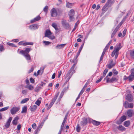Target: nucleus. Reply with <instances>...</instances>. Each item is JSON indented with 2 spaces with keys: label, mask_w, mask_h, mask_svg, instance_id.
Instances as JSON below:
<instances>
[{
  "label": "nucleus",
  "mask_w": 134,
  "mask_h": 134,
  "mask_svg": "<svg viewBox=\"0 0 134 134\" xmlns=\"http://www.w3.org/2000/svg\"><path fill=\"white\" fill-rule=\"evenodd\" d=\"M76 64H74L67 74L65 78L66 82L69 81L73 74L75 72V70H74V69L75 67Z\"/></svg>",
  "instance_id": "f257e3e1"
},
{
  "label": "nucleus",
  "mask_w": 134,
  "mask_h": 134,
  "mask_svg": "<svg viewBox=\"0 0 134 134\" xmlns=\"http://www.w3.org/2000/svg\"><path fill=\"white\" fill-rule=\"evenodd\" d=\"M52 33L51 31L47 29L46 31L44 37H48L51 40H54L55 38V37L54 35H52Z\"/></svg>",
  "instance_id": "f03ea898"
},
{
  "label": "nucleus",
  "mask_w": 134,
  "mask_h": 134,
  "mask_svg": "<svg viewBox=\"0 0 134 134\" xmlns=\"http://www.w3.org/2000/svg\"><path fill=\"white\" fill-rule=\"evenodd\" d=\"M68 15L70 21H73L75 19L74 18L75 12L74 10L73 9L70 10Z\"/></svg>",
  "instance_id": "7ed1b4c3"
},
{
  "label": "nucleus",
  "mask_w": 134,
  "mask_h": 134,
  "mask_svg": "<svg viewBox=\"0 0 134 134\" xmlns=\"http://www.w3.org/2000/svg\"><path fill=\"white\" fill-rule=\"evenodd\" d=\"M92 119L88 118V119L85 118H83V120L81 122V125L83 126H84L87 124L88 122L89 123L91 122Z\"/></svg>",
  "instance_id": "20e7f679"
},
{
  "label": "nucleus",
  "mask_w": 134,
  "mask_h": 134,
  "mask_svg": "<svg viewBox=\"0 0 134 134\" xmlns=\"http://www.w3.org/2000/svg\"><path fill=\"white\" fill-rule=\"evenodd\" d=\"M134 79V76L130 74L129 76L127 77L125 75L123 78V80H128L129 82L132 81Z\"/></svg>",
  "instance_id": "39448f33"
},
{
  "label": "nucleus",
  "mask_w": 134,
  "mask_h": 134,
  "mask_svg": "<svg viewBox=\"0 0 134 134\" xmlns=\"http://www.w3.org/2000/svg\"><path fill=\"white\" fill-rule=\"evenodd\" d=\"M20 109L19 107H13L10 110V113L12 115L15 114Z\"/></svg>",
  "instance_id": "423d86ee"
},
{
  "label": "nucleus",
  "mask_w": 134,
  "mask_h": 134,
  "mask_svg": "<svg viewBox=\"0 0 134 134\" xmlns=\"http://www.w3.org/2000/svg\"><path fill=\"white\" fill-rule=\"evenodd\" d=\"M32 50L31 48H25L24 51L21 50L20 51L19 53L21 54H28L30 51Z\"/></svg>",
  "instance_id": "0eeeda50"
},
{
  "label": "nucleus",
  "mask_w": 134,
  "mask_h": 134,
  "mask_svg": "<svg viewBox=\"0 0 134 134\" xmlns=\"http://www.w3.org/2000/svg\"><path fill=\"white\" fill-rule=\"evenodd\" d=\"M133 105L132 103H129L127 101H125L124 102V107L126 108H132L133 107Z\"/></svg>",
  "instance_id": "6e6552de"
},
{
  "label": "nucleus",
  "mask_w": 134,
  "mask_h": 134,
  "mask_svg": "<svg viewBox=\"0 0 134 134\" xmlns=\"http://www.w3.org/2000/svg\"><path fill=\"white\" fill-rule=\"evenodd\" d=\"M51 16L52 17H55L57 15V9L55 8H53L51 10Z\"/></svg>",
  "instance_id": "1a4fd4ad"
},
{
  "label": "nucleus",
  "mask_w": 134,
  "mask_h": 134,
  "mask_svg": "<svg viewBox=\"0 0 134 134\" xmlns=\"http://www.w3.org/2000/svg\"><path fill=\"white\" fill-rule=\"evenodd\" d=\"M41 19V17H40V15H38L34 18L31 19L30 21V23H34L40 20Z\"/></svg>",
  "instance_id": "9d476101"
},
{
  "label": "nucleus",
  "mask_w": 134,
  "mask_h": 134,
  "mask_svg": "<svg viewBox=\"0 0 134 134\" xmlns=\"http://www.w3.org/2000/svg\"><path fill=\"white\" fill-rule=\"evenodd\" d=\"M25 58L26 60L28 62H30L31 60V59L30 55L29 54H22Z\"/></svg>",
  "instance_id": "9b49d317"
},
{
  "label": "nucleus",
  "mask_w": 134,
  "mask_h": 134,
  "mask_svg": "<svg viewBox=\"0 0 134 134\" xmlns=\"http://www.w3.org/2000/svg\"><path fill=\"white\" fill-rule=\"evenodd\" d=\"M12 118L11 117H10L8 120H7L5 124V126L6 128H8L10 125V123L12 120Z\"/></svg>",
  "instance_id": "f8f14e48"
},
{
  "label": "nucleus",
  "mask_w": 134,
  "mask_h": 134,
  "mask_svg": "<svg viewBox=\"0 0 134 134\" xmlns=\"http://www.w3.org/2000/svg\"><path fill=\"white\" fill-rule=\"evenodd\" d=\"M127 114L129 117H131L134 114L133 111L132 109H129L127 111Z\"/></svg>",
  "instance_id": "ddd939ff"
},
{
  "label": "nucleus",
  "mask_w": 134,
  "mask_h": 134,
  "mask_svg": "<svg viewBox=\"0 0 134 134\" xmlns=\"http://www.w3.org/2000/svg\"><path fill=\"white\" fill-rule=\"evenodd\" d=\"M126 99L130 102L132 101L133 99V97L132 95L130 94H128L126 96Z\"/></svg>",
  "instance_id": "4468645a"
},
{
  "label": "nucleus",
  "mask_w": 134,
  "mask_h": 134,
  "mask_svg": "<svg viewBox=\"0 0 134 134\" xmlns=\"http://www.w3.org/2000/svg\"><path fill=\"white\" fill-rule=\"evenodd\" d=\"M121 44L120 43L118 44H117L114 48V50L118 52L119 50L121 48Z\"/></svg>",
  "instance_id": "2eb2a0df"
},
{
  "label": "nucleus",
  "mask_w": 134,
  "mask_h": 134,
  "mask_svg": "<svg viewBox=\"0 0 134 134\" xmlns=\"http://www.w3.org/2000/svg\"><path fill=\"white\" fill-rule=\"evenodd\" d=\"M19 118L18 116H16L14 118L12 122V124L14 125H16L18 123V120Z\"/></svg>",
  "instance_id": "dca6fc26"
},
{
  "label": "nucleus",
  "mask_w": 134,
  "mask_h": 134,
  "mask_svg": "<svg viewBox=\"0 0 134 134\" xmlns=\"http://www.w3.org/2000/svg\"><path fill=\"white\" fill-rule=\"evenodd\" d=\"M43 122H42L40 123L39 124L37 129L35 130V131L36 132H37L40 131L41 129L42 128V126L43 125Z\"/></svg>",
  "instance_id": "f3484780"
},
{
  "label": "nucleus",
  "mask_w": 134,
  "mask_h": 134,
  "mask_svg": "<svg viewBox=\"0 0 134 134\" xmlns=\"http://www.w3.org/2000/svg\"><path fill=\"white\" fill-rule=\"evenodd\" d=\"M91 122L93 125L96 126L99 125L100 124V122L96 121L95 120H93L92 119L91 120Z\"/></svg>",
  "instance_id": "a211bd4d"
},
{
  "label": "nucleus",
  "mask_w": 134,
  "mask_h": 134,
  "mask_svg": "<svg viewBox=\"0 0 134 134\" xmlns=\"http://www.w3.org/2000/svg\"><path fill=\"white\" fill-rule=\"evenodd\" d=\"M84 44V42L81 45V47L79 49V50L77 53V54L76 55V58L77 57H78V56L80 55V52H81V51L82 49V48Z\"/></svg>",
  "instance_id": "6ab92c4d"
},
{
  "label": "nucleus",
  "mask_w": 134,
  "mask_h": 134,
  "mask_svg": "<svg viewBox=\"0 0 134 134\" xmlns=\"http://www.w3.org/2000/svg\"><path fill=\"white\" fill-rule=\"evenodd\" d=\"M117 128L119 130L121 131H125V128L122 125H119L117 126Z\"/></svg>",
  "instance_id": "aec40b11"
},
{
  "label": "nucleus",
  "mask_w": 134,
  "mask_h": 134,
  "mask_svg": "<svg viewBox=\"0 0 134 134\" xmlns=\"http://www.w3.org/2000/svg\"><path fill=\"white\" fill-rule=\"evenodd\" d=\"M38 26H29V28L31 30H34L38 29Z\"/></svg>",
  "instance_id": "412c9836"
},
{
  "label": "nucleus",
  "mask_w": 134,
  "mask_h": 134,
  "mask_svg": "<svg viewBox=\"0 0 134 134\" xmlns=\"http://www.w3.org/2000/svg\"><path fill=\"white\" fill-rule=\"evenodd\" d=\"M65 44H65L57 45L56 46V48L57 49H60L61 48H63Z\"/></svg>",
  "instance_id": "4be33fe9"
},
{
  "label": "nucleus",
  "mask_w": 134,
  "mask_h": 134,
  "mask_svg": "<svg viewBox=\"0 0 134 134\" xmlns=\"http://www.w3.org/2000/svg\"><path fill=\"white\" fill-rule=\"evenodd\" d=\"M37 108V106L36 105H34L32 107H30V110L31 111H35L36 110Z\"/></svg>",
  "instance_id": "5701e85b"
},
{
  "label": "nucleus",
  "mask_w": 134,
  "mask_h": 134,
  "mask_svg": "<svg viewBox=\"0 0 134 134\" xmlns=\"http://www.w3.org/2000/svg\"><path fill=\"white\" fill-rule=\"evenodd\" d=\"M27 107L26 106H24L22 108V110L21 111V113H26L27 111Z\"/></svg>",
  "instance_id": "b1692460"
},
{
  "label": "nucleus",
  "mask_w": 134,
  "mask_h": 134,
  "mask_svg": "<svg viewBox=\"0 0 134 134\" xmlns=\"http://www.w3.org/2000/svg\"><path fill=\"white\" fill-rule=\"evenodd\" d=\"M130 122L129 121H125L124 122V125L126 127H128L130 126Z\"/></svg>",
  "instance_id": "393cba45"
},
{
  "label": "nucleus",
  "mask_w": 134,
  "mask_h": 134,
  "mask_svg": "<svg viewBox=\"0 0 134 134\" xmlns=\"http://www.w3.org/2000/svg\"><path fill=\"white\" fill-rule=\"evenodd\" d=\"M25 87L27 88H28L29 90H33L34 89V86L31 85L28 86H26Z\"/></svg>",
  "instance_id": "a878e982"
},
{
  "label": "nucleus",
  "mask_w": 134,
  "mask_h": 134,
  "mask_svg": "<svg viewBox=\"0 0 134 134\" xmlns=\"http://www.w3.org/2000/svg\"><path fill=\"white\" fill-rule=\"evenodd\" d=\"M126 119V117L125 115L122 116L120 118V119L121 122H123Z\"/></svg>",
  "instance_id": "bb28decb"
},
{
  "label": "nucleus",
  "mask_w": 134,
  "mask_h": 134,
  "mask_svg": "<svg viewBox=\"0 0 134 134\" xmlns=\"http://www.w3.org/2000/svg\"><path fill=\"white\" fill-rule=\"evenodd\" d=\"M118 77H113L111 79L112 83L113 82H115L117 81L118 79Z\"/></svg>",
  "instance_id": "cd10ccee"
},
{
  "label": "nucleus",
  "mask_w": 134,
  "mask_h": 134,
  "mask_svg": "<svg viewBox=\"0 0 134 134\" xmlns=\"http://www.w3.org/2000/svg\"><path fill=\"white\" fill-rule=\"evenodd\" d=\"M63 25H69V24L65 20H63L62 21Z\"/></svg>",
  "instance_id": "c85d7f7f"
},
{
  "label": "nucleus",
  "mask_w": 134,
  "mask_h": 134,
  "mask_svg": "<svg viewBox=\"0 0 134 134\" xmlns=\"http://www.w3.org/2000/svg\"><path fill=\"white\" fill-rule=\"evenodd\" d=\"M41 87L40 86H37L35 89V91L36 92H38L40 90L41 88Z\"/></svg>",
  "instance_id": "c756f323"
},
{
  "label": "nucleus",
  "mask_w": 134,
  "mask_h": 134,
  "mask_svg": "<svg viewBox=\"0 0 134 134\" xmlns=\"http://www.w3.org/2000/svg\"><path fill=\"white\" fill-rule=\"evenodd\" d=\"M29 100V98H26L23 99L21 102V103L23 104L26 103Z\"/></svg>",
  "instance_id": "7c9ffc66"
},
{
  "label": "nucleus",
  "mask_w": 134,
  "mask_h": 134,
  "mask_svg": "<svg viewBox=\"0 0 134 134\" xmlns=\"http://www.w3.org/2000/svg\"><path fill=\"white\" fill-rule=\"evenodd\" d=\"M115 64V63H114L113 64H109L108 65V68L109 69H111L112 67H113L114 66Z\"/></svg>",
  "instance_id": "2f4dec72"
},
{
  "label": "nucleus",
  "mask_w": 134,
  "mask_h": 134,
  "mask_svg": "<svg viewBox=\"0 0 134 134\" xmlns=\"http://www.w3.org/2000/svg\"><path fill=\"white\" fill-rule=\"evenodd\" d=\"M9 108V106L0 109V111L1 112L5 111L7 110Z\"/></svg>",
  "instance_id": "473e14b6"
},
{
  "label": "nucleus",
  "mask_w": 134,
  "mask_h": 134,
  "mask_svg": "<svg viewBox=\"0 0 134 134\" xmlns=\"http://www.w3.org/2000/svg\"><path fill=\"white\" fill-rule=\"evenodd\" d=\"M57 15H60L62 13V11L60 9H57Z\"/></svg>",
  "instance_id": "72a5a7b5"
},
{
  "label": "nucleus",
  "mask_w": 134,
  "mask_h": 134,
  "mask_svg": "<svg viewBox=\"0 0 134 134\" xmlns=\"http://www.w3.org/2000/svg\"><path fill=\"white\" fill-rule=\"evenodd\" d=\"M73 5V4L68 2L66 3V6L68 8H71Z\"/></svg>",
  "instance_id": "f704fd0d"
},
{
  "label": "nucleus",
  "mask_w": 134,
  "mask_h": 134,
  "mask_svg": "<svg viewBox=\"0 0 134 134\" xmlns=\"http://www.w3.org/2000/svg\"><path fill=\"white\" fill-rule=\"evenodd\" d=\"M33 43L32 42H31L30 43L29 42H25V43H24L23 44V45L24 46H26L27 45H33Z\"/></svg>",
  "instance_id": "c9c22d12"
},
{
  "label": "nucleus",
  "mask_w": 134,
  "mask_h": 134,
  "mask_svg": "<svg viewBox=\"0 0 134 134\" xmlns=\"http://www.w3.org/2000/svg\"><path fill=\"white\" fill-rule=\"evenodd\" d=\"M5 48L3 46L2 44H0V51L1 52L4 51L5 50Z\"/></svg>",
  "instance_id": "e433bc0d"
},
{
  "label": "nucleus",
  "mask_w": 134,
  "mask_h": 134,
  "mask_svg": "<svg viewBox=\"0 0 134 134\" xmlns=\"http://www.w3.org/2000/svg\"><path fill=\"white\" fill-rule=\"evenodd\" d=\"M48 6L47 5H46L44 8L43 10L44 12H45L46 13H47L48 12Z\"/></svg>",
  "instance_id": "4c0bfd02"
},
{
  "label": "nucleus",
  "mask_w": 134,
  "mask_h": 134,
  "mask_svg": "<svg viewBox=\"0 0 134 134\" xmlns=\"http://www.w3.org/2000/svg\"><path fill=\"white\" fill-rule=\"evenodd\" d=\"M108 71V70L107 69H105L104 71L102 76L104 77L106 75V73H107Z\"/></svg>",
  "instance_id": "58836bf2"
},
{
  "label": "nucleus",
  "mask_w": 134,
  "mask_h": 134,
  "mask_svg": "<svg viewBox=\"0 0 134 134\" xmlns=\"http://www.w3.org/2000/svg\"><path fill=\"white\" fill-rule=\"evenodd\" d=\"M76 129L77 132H80L81 129V128L78 124L77 125Z\"/></svg>",
  "instance_id": "ea45409f"
},
{
  "label": "nucleus",
  "mask_w": 134,
  "mask_h": 134,
  "mask_svg": "<svg viewBox=\"0 0 134 134\" xmlns=\"http://www.w3.org/2000/svg\"><path fill=\"white\" fill-rule=\"evenodd\" d=\"M108 6L107 5V4H105L104 6L102 8V10L103 11H106L107 10V9H106V7Z\"/></svg>",
  "instance_id": "a19ab883"
},
{
  "label": "nucleus",
  "mask_w": 134,
  "mask_h": 134,
  "mask_svg": "<svg viewBox=\"0 0 134 134\" xmlns=\"http://www.w3.org/2000/svg\"><path fill=\"white\" fill-rule=\"evenodd\" d=\"M7 44L12 47H16V46L14 44L8 42L7 43Z\"/></svg>",
  "instance_id": "79ce46f5"
},
{
  "label": "nucleus",
  "mask_w": 134,
  "mask_h": 134,
  "mask_svg": "<svg viewBox=\"0 0 134 134\" xmlns=\"http://www.w3.org/2000/svg\"><path fill=\"white\" fill-rule=\"evenodd\" d=\"M41 103V101L39 99H37L35 103V104L39 106Z\"/></svg>",
  "instance_id": "37998d69"
},
{
  "label": "nucleus",
  "mask_w": 134,
  "mask_h": 134,
  "mask_svg": "<svg viewBox=\"0 0 134 134\" xmlns=\"http://www.w3.org/2000/svg\"><path fill=\"white\" fill-rule=\"evenodd\" d=\"M55 29L57 32H58L60 31V29L58 28V26H52Z\"/></svg>",
  "instance_id": "c03bdc74"
},
{
  "label": "nucleus",
  "mask_w": 134,
  "mask_h": 134,
  "mask_svg": "<svg viewBox=\"0 0 134 134\" xmlns=\"http://www.w3.org/2000/svg\"><path fill=\"white\" fill-rule=\"evenodd\" d=\"M43 43L45 44L46 45H48L51 44V42L49 41H43Z\"/></svg>",
  "instance_id": "a18cd8bd"
},
{
  "label": "nucleus",
  "mask_w": 134,
  "mask_h": 134,
  "mask_svg": "<svg viewBox=\"0 0 134 134\" xmlns=\"http://www.w3.org/2000/svg\"><path fill=\"white\" fill-rule=\"evenodd\" d=\"M76 58V56L74 57V59L72 60V62L76 64L77 61V57Z\"/></svg>",
  "instance_id": "49530a36"
},
{
  "label": "nucleus",
  "mask_w": 134,
  "mask_h": 134,
  "mask_svg": "<svg viewBox=\"0 0 134 134\" xmlns=\"http://www.w3.org/2000/svg\"><path fill=\"white\" fill-rule=\"evenodd\" d=\"M118 52L116 51L114 49V51L112 52L111 54V56L113 57H114V55H115V54Z\"/></svg>",
  "instance_id": "de8ad7c7"
},
{
  "label": "nucleus",
  "mask_w": 134,
  "mask_h": 134,
  "mask_svg": "<svg viewBox=\"0 0 134 134\" xmlns=\"http://www.w3.org/2000/svg\"><path fill=\"white\" fill-rule=\"evenodd\" d=\"M59 94V92H58V93H57L55 94V97H54L53 99L55 101L56 100V99L57 98Z\"/></svg>",
  "instance_id": "09e8293b"
},
{
  "label": "nucleus",
  "mask_w": 134,
  "mask_h": 134,
  "mask_svg": "<svg viewBox=\"0 0 134 134\" xmlns=\"http://www.w3.org/2000/svg\"><path fill=\"white\" fill-rule=\"evenodd\" d=\"M129 14L128 13H127L126 14V15L123 18L122 20L123 21H125L126 19L127 18Z\"/></svg>",
  "instance_id": "8fccbe9b"
},
{
  "label": "nucleus",
  "mask_w": 134,
  "mask_h": 134,
  "mask_svg": "<svg viewBox=\"0 0 134 134\" xmlns=\"http://www.w3.org/2000/svg\"><path fill=\"white\" fill-rule=\"evenodd\" d=\"M68 113L65 116L64 118L63 122H66L67 119L68 118Z\"/></svg>",
  "instance_id": "3c124183"
},
{
  "label": "nucleus",
  "mask_w": 134,
  "mask_h": 134,
  "mask_svg": "<svg viewBox=\"0 0 134 134\" xmlns=\"http://www.w3.org/2000/svg\"><path fill=\"white\" fill-rule=\"evenodd\" d=\"M130 55L134 59V50L131 52Z\"/></svg>",
  "instance_id": "603ef678"
},
{
  "label": "nucleus",
  "mask_w": 134,
  "mask_h": 134,
  "mask_svg": "<svg viewBox=\"0 0 134 134\" xmlns=\"http://www.w3.org/2000/svg\"><path fill=\"white\" fill-rule=\"evenodd\" d=\"M46 67V66H44L42 67L40 69V71L41 72V71L42 72V73L43 72V70Z\"/></svg>",
  "instance_id": "864d4df0"
},
{
  "label": "nucleus",
  "mask_w": 134,
  "mask_h": 134,
  "mask_svg": "<svg viewBox=\"0 0 134 134\" xmlns=\"http://www.w3.org/2000/svg\"><path fill=\"white\" fill-rule=\"evenodd\" d=\"M126 29H125L123 32V37L124 36L126 35Z\"/></svg>",
  "instance_id": "5fc2aeb1"
},
{
  "label": "nucleus",
  "mask_w": 134,
  "mask_h": 134,
  "mask_svg": "<svg viewBox=\"0 0 134 134\" xmlns=\"http://www.w3.org/2000/svg\"><path fill=\"white\" fill-rule=\"evenodd\" d=\"M119 28V27L118 26H117L115 29L113 31V32L116 33V32H117V31L118 30Z\"/></svg>",
  "instance_id": "6e6d98bb"
},
{
  "label": "nucleus",
  "mask_w": 134,
  "mask_h": 134,
  "mask_svg": "<svg viewBox=\"0 0 134 134\" xmlns=\"http://www.w3.org/2000/svg\"><path fill=\"white\" fill-rule=\"evenodd\" d=\"M119 28V27L118 26H117L115 29L113 31V32L116 33V32H117V31L118 30Z\"/></svg>",
  "instance_id": "4d7b16f0"
},
{
  "label": "nucleus",
  "mask_w": 134,
  "mask_h": 134,
  "mask_svg": "<svg viewBox=\"0 0 134 134\" xmlns=\"http://www.w3.org/2000/svg\"><path fill=\"white\" fill-rule=\"evenodd\" d=\"M131 74L134 76V68L131 70Z\"/></svg>",
  "instance_id": "13d9d810"
},
{
  "label": "nucleus",
  "mask_w": 134,
  "mask_h": 134,
  "mask_svg": "<svg viewBox=\"0 0 134 134\" xmlns=\"http://www.w3.org/2000/svg\"><path fill=\"white\" fill-rule=\"evenodd\" d=\"M103 76H101L99 79L97 80L96 81V83H98L101 81L102 79H103Z\"/></svg>",
  "instance_id": "bf43d9fd"
},
{
  "label": "nucleus",
  "mask_w": 134,
  "mask_h": 134,
  "mask_svg": "<svg viewBox=\"0 0 134 134\" xmlns=\"http://www.w3.org/2000/svg\"><path fill=\"white\" fill-rule=\"evenodd\" d=\"M89 83V82L88 81H87V82L86 83L84 87H83V88H84L85 89V88L88 85Z\"/></svg>",
  "instance_id": "052dcab7"
},
{
  "label": "nucleus",
  "mask_w": 134,
  "mask_h": 134,
  "mask_svg": "<svg viewBox=\"0 0 134 134\" xmlns=\"http://www.w3.org/2000/svg\"><path fill=\"white\" fill-rule=\"evenodd\" d=\"M30 81L31 83H34L35 82L34 80L32 77L30 78Z\"/></svg>",
  "instance_id": "680f3d73"
},
{
  "label": "nucleus",
  "mask_w": 134,
  "mask_h": 134,
  "mask_svg": "<svg viewBox=\"0 0 134 134\" xmlns=\"http://www.w3.org/2000/svg\"><path fill=\"white\" fill-rule=\"evenodd\" d=\"M21 128V125L19 124L18 125L17 127V129L18 130H19Z\"/></svg>",
  "instance_id": "e2e57ef3"
},
{
  "label": "nucleus",
  "mask_w": 134,
  "mask_h": 134,
  "mask_svg": "<svg viewBox=\"0 0 134 134\" xmlns=\"http://www.w3.org/2000/svg\"><path fill=\"white\" fill-rule=\"evenodd\" d=\"M85 90L84 89V88H82V89L80 91V92L79 93L80 94H81V95L84 92Z\"/></svg>",
  "instance_id": "0e129e2a"
},
{
  "label": "nucleus",
  "mask_w": 134,
  "mask_h": 134,
  "mask_svg": "<svg viewBox=\"0 0 134 134\" xmlns=\"http://www.w3.org/2000/svg\"><path fill=\"white\" fill-rule=\"evenodd\" d=\"M107 83L109 82H110V83H112L111 79H109V78H108L107 79Z\"/></svg>",
  "instance_id": "69168bd1"
},
{
  "label": "nucleus",
  "mask_w": 134,
  "mask_h": 134,
  "mask_svg": "<svg viewBox=\"0 0 134 134\" xmlns=\"http://www.w3.org/2000/svg\"><path fill=\"white\" fill-rule=\"evenodd\" d=\"M27 93V91L25 90H23L22 91V93L24 95L26 94Z\"/></svg>",
  "instance_id": "338daca9"
},
{
  "label": "nucleus",
  "mask_w": 134,
  "mask_h": 134,
  "mask_svg": "<svg viewBox=\"0 0 134 134\" xmlns=\"http://www.w3.org/2000/svg\"><path fill=\"white\" fill-rule=\"evenodd\" d=\"M32 126L33 128L34 129H35L36 128V124L35 123H34L33 124Z\"/></svg>",
  "instance_id": "774afa93"
}]
</instances>
